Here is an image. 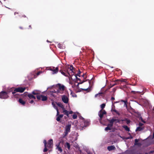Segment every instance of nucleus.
Wrapping results in <instances>:
<instances>
[{
    "label": "nucleus",
    "mask_w": 154,
    "mask_h": 154,
    "mask_svg": "<svg viewBox=\"0 0 154 154\" xmlns=\"http://www.w3.org/2000/svg\"><path fill=\"white\" fill-rule=\"evenodd\" d=\"M107 121L109 122V123L107 125V127L105 129V131H106L112 130L114 122L119 123L120 121L119 119H115V117L112 118L111 119H107Z\"/></svg>",
    "instance_id": "obj_1"
},
{
    "label": "nucleus",
    "mask_w": 154,
    "mask_h": 154,
    "mask_svg": "<svg viewBox=\"0 0 154 154\" xmlns=\"http://www.w3.org/2000/svg\"><path fill=\"white\" fill-rule=\"evenodd\" d=\"M43 143L44 144L45 148L43 150L44 152H46L48 149L47 147L49 148H51L53 146V140L52 139H50L48 141V143H47L46 140H44Z\"/></svg>",
    "instance_id": "obj_2"
},
{
    "label": "nucleus",
    "mask_w": 154,
    "mask_h": 154,
    "mask_svg": "<svg viewBox=\"0 0 154 154\" xmlns=\"http://www.w3.org/2000/svg\"><path fill=\"white\" fill-rule=\"evenodd\" d=\"M56 86L58 88L57 90V91H55L54 93L57 94H63V91L65 88V86L60 84L58 83L56 85Z\"/></svg>",
    "instance_id": "obj_3"
},
{
    "label": "nucleus",
    "mask_w": 154,
    "mask_h": 154,
    "mask_svg": "<svg viewBox=\"0 0 154 154\" xmlns=\"http://www.w3.org/2000/svg\"><path fill=\"white\" fill-rule=\"evenodd\" d=\"M69 69L72 72V74L70 75L69 73L68 72V71L67 70L66 72H65L63 71L62 70H60V72L61 73L66 77H68L69 76H71L73 75H74V72L73 71V69L74 68L73 66L72 65H71L69 67H68Z\"/></svg>",
    "instance_id": "obj_4"
},
{
    "label": "nucleus",
    "mask_w": 154,
    "mask_h": 154,
    "mask_svg": "<svg viewBox=\"0 0 154 154\" xmlns=\"http://www.w3.org/2000/svg\"><path fill=\"white\" fill-rule=\"evenodd\" d=\"M81 123V127L82 130H83L84 129H85V128L88 126L90 123L89 121L87 120H85L83 118H82Z\"/></svg>",
    "instance_id": "obj_5"
},
{
    "label": "nucleus",
    "mask_w": 154,
    "mask_h": 154,
    "mask_svg": "<svg viewBox=\"0 0 154 154\" xmlns=\"http://www.w3.org/2000/svg\"><path fill=\"white\" fill-rule=\"evenodd\" d=\"M71 126V124H69L66 126L65 127V131L64 132V134L63 137H64L66 136L67 135L69 132H70Z\"/></svg>",
    "instance_id": "obj_6"
},
{
    "label": "nucleus",
    "mask_w": 154,
    "mask_h": 154,
    "mask_svg": "<svg viewBox=\"0 0 154 154\" xmlns=\"http://www.w3.org/2000/svg\"><path fill=\"white\" fill-rule=\"evenodd\" d=\"M26 88H25L22 87H18L15 88L14 90V91L12 92V94H15L17 92H19L20 93L23 92L25 90Z\"/></svg>",
    "instance_id": "obj_7"
},
{
    "label": "nucleus",
    "mask_w": 154,
    "mask_h": 154,
    "mask_svg": "<svg viewBox=\"0 0 154 154\" xmlns=\"http://www.w3.org/2000/svg\"><path fill=\"white\" fill-rule=\"evenodd\" d=\"M8 92L4 91H2L0 92V98L2 99H7L8 98Z\"/></svg>",
    "instance_id": "obj_8"
},
{
    "label": "nucleus",
    "mask_w": 154,
    "mask_h": 154,
    "mask_svg": "<svg viewBox=\"0 0 154 154\" xmlns=\"http://www.w3.org/2000/svg\"><path fill=\"white\" fill-rule=\"evenodd\" d=\"M106 114V112L104 110L101 109L99 111L98 113V115L100 118L99 119L100 122L102 120L103 115Z\"/></svg>",
    "instance_id": "obj_9"
},
{
    "label": "nucleus",
    "mask_w": 154,
    "mask_h": 154,
    "mask_svg": "<svg viewBox=\"0 0 154 154\" xmlns=\"http://www.w3.org/2000/svg\"><path fill=\"white\" fill-rule=\"evenodd\" d=\"M36 98L38 100H41L42 101H45L47 100V97L42 95H38L36 96Z\"/></svg>",
    "instance_id": "obj_10"
},
{
    "label": "nucleus",
    "mask_w": 154,
    "mask_h": 154,
    "mask_svg": "<svg viewBox=\"0 0 154 154\" xmlns=\"http://www.w3.org/2000/svg\"><path fill=\"white\" fill-rule=\"evenodd\" d=\"M62 101L65 103H68L69 99L65 95H63L62 96Z\"/></svg>",
    "instance_id": "obj_11"
},
{
    "label": "nucleus",
    "mask_w": 154,
    "mask_h": 154,
    "mask_svg": "<svg viewBox=\"0 0 154 154\" xmlns=\"http://www.w3.org/2000/svg\"><path fill=\"white\" fill-rule=\"evenodd\" d=\"M50 70L53 71V74L57 73L59 70L58 67H51Z\"/></svg>",
    "instance_id": "obj_12"
},
{
    "label": "nucleus",
    "mask_w": 154,
    "mask_h": 154,
    "mask_svg": "<svg viewBox=\"0 0 154 154\" xmlns=\"http://www.w3.org/2000/svg\"><path fill=\"white\" fill-rule=\"evenodd\" d=\"M41 92L38 90H34L32 92V94L34 95H40Z\"/></svg>",
    "instance_id": "obj_13"
},
{
    "label": "nucleus",
    "mask_w": 154,
    "mask_h": 154,
    "mask_svg": "<svg viewBox=\"0 0 154 154\" xmlns=\"http://www.w3.org/2000/svg\"><path fill=\"white\" fill-rule=\"evenodd\" d=\"M60 142H59L58 144L56 145V146L57 147L56 149H57L58 151H59L60 152H62L63 151V150L61 147L60 146Z\"/></svg>",
    "instance_id": "obj_14"
},
{
    "label": "nucleus",
    "mask_w": 154,
    "mask_h": 154,
    "mask_svg": "<svg viewBox=\"0 0 154 154\" xmlns=\"http://www.w3.org/2000/svg\"><path fill=\"white\" fill-rule=\"evenodd\" d=\"M27 96L30 99H33L34 100L36 99L35 97L32 94H29Z\"/></svg>",
    "instance_id": "obj_15"
},
{
    "label": "nucleus",
    "mask_w": 154,
    "mask_h": 154,
    "mask_svg": "<svg viewBox=\"0 0 154 154\" xmlns=\"http://www.w3.org/2000/svg\"><path fill=\"white\" fill-rule=\"evenodd\" d=\"M107 149L109 151H110L116 149V147L114 145L108 146L107 148Z\"/></svg>",
    "instance_id": "obj_16"
},
{
    "label": "nucleus",
    "mask_w": 154,
    "mask_h": 154,
    "mask_svg": "<svg viewBox=\"0 0 154 154\" xmlns=\"http://www.w3.org/2000/svg\"><path fill=\"white\" fill-rule=\"evenodd\" d=\"M119 81H120V80L119 79H117L114 82V83H112L110 84V85L111 86V87H113V86L117 85L119 83Z\"/></svg>",
    "instance_id": "obj_17"
},
{
    "label": "nucleus",
    "mask_w": 154,
    "mask_h": 154,
    "mask_svg": "<svg viewBox=\"0 0 154 154\" xmlns=\"http://www.w3.org/2000/svg\"><path fill=\"white\" fill-rule=\"evenodd\" d=\"M63 112L64 114L66 115L67 116H69V111L66 110L65 108H63Z\"/></svg>",
    "instance_id": "obj_18"
},
{
    "label": "nucleus",
    "mask_w": 154,
    "mask_h": 154,
    "mask_svg": "<svg viewBox=\"0 0 154 154\" xmlns=\"http://www.w3.org/2000/svg\"><path fill=\"white\" fill-rule=\"evenodd\" d=\"M144 127H141L139 126L137 128L136 130V131H142L144 129Z\"/></svg>",
    "instance_id": "obj_19"
},
{
    "label": "nucleus",
    "mask_w": 154,
    "mask_h": 154,
    "mask_svg": "<svg viewBox=\"0 0 154 154\" xmlns=\"http://www.w3.org/2000/svg\"><path fill=\"white\" fill-rule=\"evenodd\" d=\"M18 102L22 105H24L25 104V102L23 101L21 98L19 99Z\"/></svg>",
    "instance_id": "obj_20"
},
{
    "label": "nucleus",
    "mask_w": 154,
    "mask_h": 154,
    "mask_svg": "<svg viewBox=\"0 0 154 154\" xmlns=\"http://www.w3.org/2000/svg\"><path fill=\"white\" fill-rule=\"evenodd\" d=\"M82 89L84 91H87V92H89L91 90V87L89 86L88 88L87 89L82 88Z\"/></svg>",
    "instance_id": "obj_21"
},
{
    "label": "nucleus",
    "mask_w": 154,
    "mask_h": 154,
    "mask_svg": "<svg viewBox=\"0 0 154 154\" xmlns=\"http://www.w3.org/2000/svg\"><path fill=\"white\" fill-rule=\"evenodd\" d=\"M56 103L57 104V106L62 108V109L64 108L63 105L61 103L59 102L58 103Z\"/></svg>",
    "instance_id": "obj_22"
},
{
    "label": "nucleus",
    "mask_w": 154,
    "mask_h": 154,
    "mask_svg": "<svg viewBox=\"0 0 154 154\" xmlns=\"http://www.w3.org/2000/svg\"><path fill=\"white\" fill-rule=\"evenodd\" d=\"M122 127L125 130L128 131H130V129L127 126L125 125H124L122 126Z\"/></svg>",
    "instance_id": "obj_23"
},
{
    "label": "nucleus",
    "mask_w": 154,
    "mask_h": 154,
    "mask_svg": "<svg viewBox=\"0 0 154 154\" xmlns=\"http://www.w3.org/2000/svg\"><path fill=\"white\" fill-rule=\"evenodd\" d=\"M65 147H67L69 150L70 149V145L69 143L67 142L65 144Z\"/></svg>",
    "instance_id": "obj_24"
},
{
    "label": "nucleus",
    "mask_w": 154,
    "mask_h": 154,
    "mask_svg": "<svg viewBox=\"0 0 154 154\" xmlns=\"http://www.w3.org/2000/svg\"><path fill=\"white\" fill-rule=\"evenodd\" d=\"M13 95L14 96V97L15 98H20L21 96L20 95V94H16V93L15 94H13Z\"/></svg>",
    "instance_id": "obj_25"
},
{
    "label": "nucleus",
    "mask_w": 154,
    "mask_h": 154,
    "mask_svg": "<svg viewBox=\"0 0 154 154\" xmlns=\"http://www.w3.org/2000/svg\"><path fill=\"white\" fill-rule=\"evenodd\" d=\"M139 141V140L137 139H136L135 140V143L134 144L135 145H140V143H139L138 142Z\"/></svg>",
    "instance_id": "obj_26"
},
{
    "label": "nucleus",
    "mask_w": 154,
    "mask_h": 154,
    "mask_svg": "<svg viewBox=\"0 0 154 154\" xmlns=\"http://www.w3.org/2000/svg\"><path fill=\"white\" fill-rule=\"evenodd\" d=\"M73 146L76 148H78L79 147V146L78 144L75 142H73Z\"/></svg>",
    "instance_id": "obj_27"
},
{
    "label": "nucleus",
    "mask_w": 154,
    "mask_h": 154,
    "mask_svg": "<svg viewBox=\"0 0 154 154\" xmlns=\"http://www.w3.org/2000/svg\"><path fill=\"white\" fill-rule=\"evenodd\" d=\"M111 111L112 112H115L119 116L120 115V113L118 112V111L116 110L115 109H112Z\"/></svg>",
    "instance_id": "obj_28"
},
{
    "label": "nucleus",
    "mask_w": 154,
    "mask_h": 154,
    "mask_svg": "<svg viewBox=\"0 0 154 154\" xmlns=\"http://www.w3.org/2000/svg\"><path fill=\"white\" fill-rule=\"evenodd\" d=\"M121 102H124V106H125L126 107H127V101L124 100H121Z\"/></svg>",
    "instance_id": "obj_29"
},
{
    "label": "nucleus",
    "mask_w": 154,
    "mask_h": 154,
    "mask_svg": "<svg viewBox=\"0 0 154 154\" xmlns=\"http://www.w3.org/2000/svg\"><path fill=\"white\" fill-rule=\"evenodd\" d=\"M81 73V72L79 70V71L78 72V73L77 74H75V76H78L79 77H80L81 75H80Z\"/></svg>",
    "instance_id": "obj_30"
},
{
    "label": "nucleus",
    "mask_w": 154,
    "mask_h": 154,
    "mask_svg": "<svg viewBox=\"0 0 154 154\" xmlns=\"http://www.w3.org/2000/svg\"><path fill=\"white\" fill-rule=\"evenodd\" d=\"M106 105L105 103H103L100 105V107L101 109L103 110V108L105 107Z\"/></svg>",
    "instance_id": "obj_31"
},
{
    "label": "nucleus",
    "mask_w": 154,
    "mask_h": 154,
    "mask_svg": "<svg viewBox=\"0 0 154 154\" xmlns=\"http://www.w3.org/2000/svg\"><path fill=\"white\" fill-rule=\"evenodd\" d=\"M149 145L154 144V140H150L149 142Z\"/></svg>",
    "instance_id": "obj_32"
},
{
    "label": "nucleus",
    "mask_w": 154,
    "mask_h": 154,
    "mask_svg": "<svg viewBox=\"0 0 154 154\" xmlns=\"http://www.w3.org/2000/svg\"><path fill=\"white\" fill-rule=\"evenodd\" d=\"M77 116L75 114H74L72 116V118L74 119H76L77 118Z\"/></svg>",
    "instance_id": "obj_33"
},
{
    "label": "nucleus",
    "mask_w": 154,
    "mask_h": 154,
    "mask_svg": "<svg viewBox=\"0 0 154 154\" xmlns=\"http://www.w3.org/2000/svg\"><path fill=\"white\" fill-rule=\"evenodd\" d=\"M130 110L132 112H133L134 113H136V111L135 110L132 108H131Z\"/></svg>",
    "instance_id": "obj_34"
},
{
    "label": "nucleus",
    "mask_w": 154,
    "mask_h": 154,
    "mask_svg": "<svg viewBox=\"0 0 154 154\" xmlns=\"http://www.w3.org/2000/svg\"><path fill=\"white\" fill-rule=\"evenodd\" d=\"M126 122L127 124V125H128L130 123V122H131V121L130 119H128L127 121H126Z\"/></svg>",
    "instance_id": "obj_35"
},
{
    "label": "nucleus",
    "mask_w": 154,
    "mask_h": 154,
    "mask_svg": "<svg viewBox=\"0 0 154 154\" xmlns=\"http://www.w3.org/2000/svg\"><path fill=\"white\" fill-rule=\"evenodd\" d=\"M52 105H53V106L56 109V107H57V106H56V105H55V103L54 102H52Z\"/></svg>",
    "instance_id": "obj_36"
},
{
    "label": "nucleus",
    "mask_w": 154,
    "mask_h": 154,
    "mask_svg": "<svg viewBox=\"0 0 154 154\" xmlns=\"http://www.w3.org/2000/svg\"><path fill=\"white\" fill-rule=\"evenodd\" d=\"M60 118L58 116L56 119V120L58 122H59L60 121Z\"/></svg>",
    "instance_id": "obj_37"
},
{
    "label": "nucleus",
    "mask_w": 154,
    "mask_h": 154,
    "mask_svg": "<svg viewBox=\"0 0 154 154\" xmlns=\"http://www.w3.org/2000/svg\"><path fill=\"white\" fill-rule=\"evenodd\" d=\"M56 110L57 111V116H58L59 115V112L58 109L57 108V107H56Z\"/></svg>",
    "instance_id": "obj_38"
},
{
    "label": "nucleus",
    "mask_w": 154,
    "mask_h": 154,
    "mask_svg": "<svg viewBox=\"0 0 154 154\" xmlns=\"http://www.w3.org/2000/svg\"><path fill=\"white\" fill-rule=\"evenodd\" d=\"M143 125V124L141 122H140L139 124V125L140 127H143L142 126Z\"/></svg>",
    "instance_id": "obj_39"
},
{
    "label": "nucleus",
    "mask_w": 154,
    "mask_h": 154,
    "mask_svg": "<svg viewBox=\"0 0 154 154\" xmlns=\"http://www.w3.org/2000/svg\"><path fill=\"white\" fill-rule=\"evenodd\" d=\"M136 154H143V153L141 151H137L136 152Z\"/></svg>",
    "instance_id": "obj_40"
},
{
    "label": "nucleus",
    "mask_w": 154,
    "mask_h": 154,
    "mask_svg": "<svg viewBox=\"0 0 154 154\" xmlns=\"http://www.w3.org/2000/svg\"><path fill=\"white\" fill-rule=\"evenodd\" d=\"M76 78V79L77 81H81V79L77 77L76 76H75Z\"/></svg>",
    "instance_id": "obj_41"
},
{
    "label": "nucleus",
    "mask_w": 154,
    "mask_h": 154,
    "mask_svg": "<svg viewBox=\"0 0 154 154\" xmlns=\"http://www.w3.org/2000/svg\"><path fill=\"white\" fill-rule=\"evenodd\" d=\"M128 119V118H125L124 119H122V120H121V121H122V122H123V121H125L126 122V121H127Z\"/></svg>",
    "instance_id": "obj_42"
},
{
    "label": "nucleus",
    "mask_w": 154,
    "mask_h": 154,
    "mask_svg": "<svg viewBox=\"0 0 154 154\" xmlns=\"http://www.w3.org/2000/svg\"><path fill=\"white\" fill-rule=\"evenodd\" d=\"M128 119V118H125L124 119H122V120H121V121H122V122H123V121H125L126 122V121H127Z\"/></svg>",
    "instance_id": "obj_43"
},
{
    "label": "nucleus",
    "mask_w": 154,
    "mask_h": 154,
    "mask_svg": "<svg viewBox=\"0 0 154 154\" xmlns=\"http://www.w3.org/2000/svg\"><path fill=\"white\" fill-rule=\"evenodd\" d=\"M62 45L60 44L59 43L58 44V47H59L60 48H62L61 46Z\"/></svg>",
    "instance_id": "obj_44"
},
{
    "label": "nucleus",
    "mask_w": 154,
    "mask_h": 154,
    "mask_svg": "<svg viewBox=\"0 0 154 154\" xmlns=\"http://www.w3.org/2000/svg\"><path fill=\"white\" fill-rule=\"evenodd\" d=\"M59 117L61 118H62L63 116V115H58Z\"/></svg>",
    "instance_id": "obj_45"
},
{
    "label": "nucleus",
    "mask_w": 154,
    "mask_h": 154,
    "mask_svg": "<svg viewBox=\"0 0 154 154\" xmlns=\"http://www.w3.org/2000/svg\"><path fill=\"white\" fill-rule=\"evenodd\" d=\"M115 99V98L113 97H112L111 98V100L112 101V100H114ZM112 103H113V102L112 101Z\"/></svg>",
    "instance_id": "obj_46"
},
{
    "label": "nucleus",
    "mask_w": 154,
    "mask_h": 154,
    "mask_svg": "<svg viewBox=\"0 0 154 154\" xmlns=\"http://www.w3.org/2000/svg\"><path fill=\"white\" fill-rule=\"evenodd\" d=\"M29 103H31V104H32V103H34V101L32 100H30L29 102Z\"/></svg>",
    "instance_id": "obj_47"
},
{
    "label": "nucleus",
    "mask_w": 154,
    "mask_h": 154,
    "mask_svg": "<svg viewBox=\"0 0 154 154\" xmlns=\"http://www.w3.org/2000/svg\"><path fill=\"white\" fill-rule=\"evenodd\" d=\"M131 92L132 93H133V94H135L137 92H136V91H131Z\"/></svg>",
    "instance_id": "obj_48"
},
{
    "label": "nucleus",
    "mask_w": 154,
    "mask_h": 154,
    "mask_svg": "<svg viewBox=\"0 0 154 154\" xmlns=\"http://www.w3.org/2000/svg\"><path fill=\"white\" fill-rule=\"evenodd\" d=\"M72 113H73V112L72 111H69V114H71Z\"/></svg>",
    "instance_id": "obj_49"
},
{
    "label": "nucleus",
    "mask_w": 154,
    "mask_h": 154,
    "mask_svg": "<svg viewBox=\"0 0 154 154\" xmlns=\"http://www.w3.org/2000/svg\"><path fill=\"white\" fill-rule=\"evenodd\" d=\"M84 83V82H80L78 83V84H82Z\"/></svg>",
    "instance_id": "obj_50"
},
{
    "label": "nucleus",
    "mask_w": 154,
    "mask_h": 154,
    "mask_svg": "<svg viewBox=\"0 0 154 154\" xmlns=\"http://www.w3.org/2000/svg\"><path fill=\"white\" fill-rule=\"evenodd\" d=\"M18 14V12H14V15H16V14Z\"/></svg>",
    "instance_id": "obj_51"
},
{
    "label": "nucleus",
    "mask_w": 154,
    "mask_h": 154,
    "mask_svg": "<svg viewBox=\"0 0 154 154\" xmlns=\"http://www.w3.org/2000/svg\"><path fill=\"white\" fill-rule=\"evenodd\" d=\"M19 28H20V29H23V27H22V26H20V27H19Z\"/></svg>",
    "instance_id": "obj_52"
},
{
    "label": "nucleus",
    "mask_w": 154,
    "mask_h": 154,
    "mask_svg": "<svg viewBox=\"0 0 154 154\" xmlns=\"http://www.w3.org/2000/svg\"><path fill=\"white\" fill-rule=\"evenodd\" d=\"M29 29H32V26L31 25H29Z\"/></svg>",
    "instance_id": "obj_53"
},
{
    "label": "nucleus",
    "mask_w": 154,
    "mask_h": 154,
    "mask_svg": "<svg viewBox=\"0 0 154 154\" xmlns=\"http://www.w3.org/2000/svg\"><path fill=\"white\" fill-rule=\"evenodd\" d=\"M40 72H38L37 74V75H39Z\"/></svg>",
    "instance_id": "obj_54"
},
{
    "label": "nucleus",
    "mask_w": 154,
    "mask_h": 154,
    "mask_svg": "<svg viewBox=\"0 0 154 154\" xmlns=\"http://www.w3.org/2000/svg\"><path fill=\"white\" fill-rule=\"evenodd\" d=\"M99 94H100L99 93V94H95V97H96L97 96V95H98Z\"/></svg>",
    "instance_id": "obj_55"
},
{
    "label": "nucleus",
    "mask_w": 154,
    "mask_h": 154,
    "mask_svg": "<svg viewBox=\"0 0 154 154\" xmlns=\"http://www.w3.org/2000/svg\"><path fill=\"white\" fill-rule=\"evenodd\" d=\"M71 91V94H74L72 92V91Z\"/></svg>",
    "instance_id": "obj_56"
},
{
    "label": "nucleus",
    "mask_w": 154,
    "mask_h": 154,
    "mask_svg": "<svg viewBox=\"0 0 154 154\" xmlns=\"http://www.w3.org/2000/svg\"><path fill=\"white\" fill-rule=\"evenodd\" d=\"M22 17H26V16L25 15H23Z\"/></svg>",
    "instance_id": "obj_57"
},
{
    "label": "nucleus",
    "mask_w": 154,
    "mask_h": 154,
    "mask_svg": "<svg viewBox=\"0 0 154 154\" xmlns=\"http://www.w3.org/2000/svg\"><path fill=\"white\" fill-rule=\"evenodd\" d=\"M119 101H116V102H114V103H119Z\"/></svg>",
    "instance_id": "obj_58"
},
{
    "label": "nucleus",
    "mask_w": 154,
    "mask_h": 154,
    "mask_svg": "<svg viewBox=\"0 0 154 154\" xmlns=\"http://www.w3.org/2000/svg\"><path fill=\"white\" fill-rule=\"evenodd\" d=\"M84 75H85V74H83V75H82V77H84Z\"/></svg>",
    "instance_id": "obj_59"
},
{
    "label": "nucleus",
    "mask_w": 154,
    "mask_h": 154,
    "mask_svg": "<svg viewBox=\"0 0 154 154\" xmlns=\"http://www.w3.org/2000/svg\"><path fill=\"white\" fill-rule=\"evenodd\" d=\"M55 91H56L54 90V91H52V92H53V93H54V92H55Z\"/></svg>",
    "instance_id": "obj_60"
},
{
    "label": "nucleus",
    "mask_w": 154,
    "mask_h": 154,
    "mask_svg": "<svg viewBox=\"0 0 154 154\" xmlns=\"http://www.w3.org/2000/svg\"><path fill=\"white\" fill-rule=\"evenodd\" d=\"M79 84H78V85H77V87H79Z\"/></svg>",
    "instance_id": "obj_61"
},
{
    "label": "nucleus",
    "mask_w": 154,
    "mask_h": 154,
    "mask_svg": "<svg viewBox=\"0 0 154 154\" xmlns=\"http://www.w3.org/2000/svg\"><path fill=\"white\" fill-rule=\"evenodd\" d=\"M85 81L84 80L82 82H85Z\"/></svg>",
    "instance_id": "obj_62"
},
{
    "label": "nucleus",
    "mask_w": 154,
    "mask_h": 154,
    "mask_svg": "<svg viewBox=\"0 0 154 154\" xmlns=\"http://www.w3.org/2000/svg\"><path fill=\"white\" fill-rule=\"evenodd\" d=\"M26 94L24 95V96H26Z\"/></svg>",
    "instance_id": "obj_63"
},
{
    "label": "nucleus",
    "mask_w": 154,
    "mask_h": 154,
    "mask_svg": "<svg viewBox=\"0 0 154 154\" xmlns=\"http://www.w3.org/2000/svg\"><path fill=\"white\" fill-rule=\"evenodd\" d=\"M145 154H148L147 153H146Z\"/></svg>",
    "instance_id": "obj_64"
}]
</instances>
